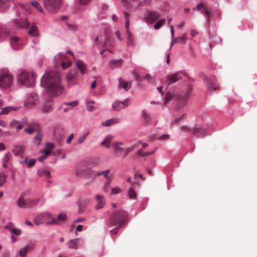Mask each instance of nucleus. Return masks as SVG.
<instances>
[{"label":"nucleus","instance_id":"nucleus-1","mask_svg":"<svg viewBox=\"0 0 257 257\" xmlns=\"http://www.w3.org/2000/svg\"><path fill=\"white\" fill-rule=\"evenodd\" d=\"M42 83L51 97L60 95L64 89L60 75L55 71H47L42 78Z\"/></svg>","mask_w":257,"mask_h":257},{"label":"nucleus","instance_id":"nucleus-2","mask_svg":"<svg viewBox=\"0 0 257 257\" xmlns=\"http://www.w3.org/2000/svg\"><path fill=\"white\" fill-rule=\"evenodd\" d=\"M128 220V215L124 210H118L113 212L110 216L109 223L111 226L118 225L122 227Z\"/></svg>","mask_w":257,"mask_h":257},{"label":"nucleus","instance_id":"nucleus-3","mask_svg":"<svg viewBox=\"0 0 257 257\" xmlns=\"http://www.w3.org/2000/svg\"><path fill=\"white\" fill-rule=\"evenodd\" d=\"M113 146L115 155L117 157L123 158H124L135 148L134 146L124 148L123 143L120 142H114Z\"/></svg>","mask_w":257,"mask_h":257},{"label":"nucleus","instance_id":"nucleus-4","mask_svg":"<svg viewBox=\"0 0 257 257\" xmlns=\"http://www.w3.org/2000/svg\"><path fill=\"white\" fill-rule=\"evenodd\" d=\"M18 81L19 83L27 87H31L34 85L35 77L30 75L25 70H22L18 75Z\"/></svg>","mask_w":257,"mask_h":257},{"label":"nucleus","instance_id":"nucleus-5","mask_svg":"<svg viewBox=\"0 0 257 257\" xmlns=\"http://www.w3.org/2000/svg\"><path fill=\"white\" fill-rule=\"evenodd\" d=\"M13 78L12 75L7 70L0 71V87L7 88L13 84Z\"/></svg>","mask_w":257,"mask_h":257},{"label":"nucleus","instance_id":"nucleus-6","mask_svg":"<svg viewBox=\"0 0 257 257\" xmlns=\"http://www.w3.org/2000/svg\"><path fill=\"white\" fill-rule=\"evenodd\" d=\"M55 60L58 63L61 64L62 68L65 69L71 65V59L64 54H59L55 57Z\"/></svg>","mask_w":257,"mask_h":257},{"label":"nucleus","instance_id":"nucleus-7","mask_svg":"<svg viewBox=\"0 0 257 257\" xmlns=\"http://www.w3.org/2000/svg\"><path fill=\"white\" fill-rule=\"evenodd\" d=\"M161 17V15L156 11H147L145 14V20L148 23H153Z\"/></svg>","mask_w":257,"mask_h":257},{"label":"nucleus","instance_id":"nucleus-8","mask_svg":"<svg viewBox=\"0 0 257 257\" xmlns=\"http://www.w3.org/2000/svg\"><path fill=\"white\" fill-rule=\"evenodd\" d=\"M192 90V88L191 86H190L188 87V89L184 95H179V102L176 106V109H180L185 106L189 97Z\"/></svg>","mask_w":257,"mask_h":257},{"label":"nucleus","instance_id":"nucleus-9","mask_svg":"<svg viewBox=\"0 0 257 257\" xmlns=\"http://www.w3.org/2000/svg\"><path fill=\"white\" fill-rule=\"evenodd\" d=\"M51 218V215L49 213L45 212L40 214L35 217L34 219V223L36 225H39L42 223L50 222L48 220Z\"/></svg>","mask_w":257,"mask_h":257},{"label":"nucleus","instance_id":"nucleus-10","mask_svg":"<svg viewBox=\"0 0 257 257\" xmlns=\"http://www.w3.org/2000/svg\"><path fill=\"white\" fill-rule=\"evenodd\" d=\"M44 5L46 8L50 11L57 9L61 5V0H44Z\"/></svg>","mask_w":257,"mask_h":257},{"label":"nucleus","instance_id":"nucleus-11","mask_svg":"<svg viewBox=\"0 0 257 257\" xmlns=\"http://www.w3.org/2000/svg\"><path fill=\"white\" fill-rule=\"evenodd\" d=\"M192 134L197 135L198 138H203L207 135V131L205 128L199 125H195L192 130Z\"/></svg>","mask_w":257,"mask_h":257},{"label":"nucleus","instance_id":"nucleus-12","mask_svg":"<svg viewBox=\"0 0 257 257\" xmlns=\"http://www.w3.org/2000/svg\"><path fill=\"white\" fill-rule=\"evenodd\" d=\"M128 99H126L123 101L117 100L115 101L112 104V108L114 111H118L120 109H123L128 106Z\"/></svg>","mask_w":257,"mask_h":257},{"label":"nucleus","instance_id":"nucleus-13","mask_svg":"<svg viewBox=\"0 0 257 257\" xmlns=\"http://www.w3.org/2000/svg\"><path fill=\"white\" fill-rule=\"evenodd\" d=\"M96 201V204L94 207L95 210H99L103 208L105 204V200L104 197L102 195L97 194L95 196Z\"/></svg>","mask_w":257,"mask_h":257},{"label":"nucleus","instance_id":"nucleus-14","mask_svg":"<svg viewBox=\"0 0 257 257\" xmlns=\"http://www.w3.org/2000/svg\"><path fill=\"white\" fill-rule=\"evenodd\" d=\"M182 75V73L181 72H178L168 75L167 77V81L168 83V85H170L172 83H174L179 80L181 79Z\"/></svg>","mask_w":257,"mask_h":257},{"label":"nucleus","instance_id":"nucleus-15","mask_svg":"<svg viewBox=\"0 0 257 257\" xmlns=\"http://www.w3.org/2000/svg\"><path fill=\"white\" fill-rule=\"evenodd\" d=\"M14 27L16 29L28 28L29 23L27 20L16 19L14 20Z\"/></svg>","mask_w":257,"mask_h":257},{"label":"nucleus","instance_id":"nucleus-16","mask_svg":"<svg viewBox=\"0 0 257 257\" xmlns=\"http://www.w3.org/2000/svg\"><path fill=\"white\" fill-rule=\"evenodd\" d=\"M67 216L65 213L60 214L57 218L52 219L50 222H48L47 224H58L62 221H64L66 219Z\"/></svg>","mask_w":257,"mask_h":257},{"label":"nucleus","instance_id":"nucleus-17","mask_svg":"<svg viewBox=\"0 0 257 257\" xmlns=\"http://www.w3.org/2000/svg\"><path fill=\"white\" fill-rule=\"evenodd\" d=\"M37 96L36 95H30L25 102L26 107H30L37 103Z\"/></svg>","mask_w":257,"mask_h":257},{"label":"nucleus","instance_id":"nucleus-18","mask_svg":"<svg viewBox=\"0 0 257 257\" xmlns=\"http://www.w3.org/2000/svg\"><path fill=\"white\" fill-rule=\"evenodd\" d=\"M204 79L206 81L208 89L209 91L218 89L219 85L216 83L213 82L207 77H205Z\"/></svg>","mask_w":257,"mask_h":257},{"label":"nucleus","instance_id":"nucleus-19","mask_svg":"<svg viewBox=\"0 0 257 257\" xmlns=\"http://www.w3.org/2000/svg\"><path fill=\"white\" fill-rule=\"evenodd\" d=\"M179 95L176 93L168 92L165 94L164 104L168 103L171 100L176 99L179 101Z\"/></svg>","mask_w":257,"mask_h":257},{"label":"nucleus","instance_id":"nucleus-20","mask_svg":"<svg viewBox=\"0 0 257 257\" xmlns=\"http://www.w3.org/2000/svg\"><path fill=\"white\" fill-rule=\"evenodd\" d=\"M23 125L24 122L16 120H12L9 124L11 128L16 129L17 131L22 130L23 127Z\"/></svg>","mask_w":257,"mask_h":257},{"label":"nucleus","instance_id":"nucleus-21","mask_svg":"<svg viewBox=\"0 0 257 257\" xmlns=\"http://www.w3.org/2000/svg\"><path fill=\"white\" fill-rule=\"evenodd\" d=\"M25 150V147L24 145H16L12 150V152L15 156L22 155Z\"/></svg>","mask_w":257,"mask_h":257},{"label":"nucleus","instance_id":"nucleus-22","mask_svg":"<svg viewBox=\"0 0 257 257\" xmlns=\"http://www.w3.org/2000/svg\"><path fill=\"white\" fill-rule=\"evenodd\" d=\"M75 65L77 69L80 71L81 74H84L86 71V68L85 63L83 61L81 60H76Z\"/></svg>","mask_w":257,"mask_h":257},{"label":"nucleus","instance_id":"nucleus-23","mask_svg":"<svg viewBox=\"0 0 257 257\" xmlns=\"http://www.w3.org/2000/svg\"><path fill=\"white\" fill-rule=\"evenodd\" d=\"M97 176V172L88 168V171L86 172V175L85 178L90 179L92 181H93L96 179V178Z\"/></svg>","mask_w":257,"mask_h":257},{"label":"nucleus","instance_id":"nucleus-24","mask_svg":"<svg viewBox=\"0 0 257 257\" xmlns=\"http://www.w3.org/2000/svg\"><path fill=\"white\" fill-rule=\"evenodd\" d=\"M131 82H125L124 80L121 78L119 79V86L120 87H123L126 91L128 90L131 87Z\"/></svg>","mask_w":257,"mask_h":257},{"label":"nucleus","instance_id":"nucleus-25","mask_svg":"<svg viewBox=\"0 0 257 257\" xmlns=\"http://www.w3.org/2000/svg\"><path fill=\"white\" fill-rule=\"evenodd\" d=\"M11 45L14 49H18L20 47V40L17 37H13L11 39Z\"/></svg>","mask_w":257,"mask_h":257},{"label":"nucleus","instance_id":"nucleus-26","mask_svg":"<svg viewBox=\"0 0 257 257\" xmlns=\"http://www.w3.org/2000/svg\"><path fill=\"white\" fill-rule=\"evenodd\" d=\"M122 63V60H113L108 63L109 67L110 69H113L117 67H119Z\"/></svg>","mask_w":257,"mask_h":257},{"label":"nucleus","instance_id":"nucleus-27","mask_svg":"<svg viewBox=\"0 0 257 257\" xmlns=\"http://www.w3.org/2000/svg\"><path fill=\"white\" fill-rule=\"evenodd\" d=\"M32 248V245L28 244L24 247L21 248L19 252L21 257H25L27 252Z\"/></svg>","mask_w":257,"mask_h":257},{"label":"nucleus","instance_id":"nucleus-28","mask_svg":"<svg viewBox=\"0 0 257 257\" xmlns=\"http://www.w3.org/2000/svg\"><path fill=\"white\" fill-rule=\"evenodd\" d=\"M112 139V137L111 135L106 136L101 143V145L106 148H109L110 146V143Z\"/></svg>","mask_w":257,"mask_h":257},{"label":"nucleus","instance_id":"nucleus-29","mask_svg":"<svg viewBox=\"0 0 257 257\" xmlns=\"http://www.w3.org/2000/svg\"><path fill=\"white\" fill-rule=\"evenodd\" d=\"M187 38L185 36H182V37H178L176 38H174L172 39V41L170 44V49L172 48L173 45L177 43H182L185 44V42H184V40H186Z\"/></svg>","mask_w":257,"mask_h":257},{"label":"nucleus","instance_id":"nucleus-30","mask_svg":"<svg viewBox=\"0 0 257 257\" xmlns=\"http://www.w3.org/2000/svg\"><path fill=\"white\" fill-rule=\"evenodd\" d=\"M40 202L39 198L29 199L27 200V207L32 208L37 205Z\"/></svg>","mask_w":257,"mask_h":257},{"label":"nucleus","instance_id":"nucleus-31","mask_svg":"<svg viewBox=\"0 0 257 257\" xmlns=\"http://www.w3.org/2000/svg\"><path fill=\"white\" fill-rule=\"evenodd\" d=\"M88 170V168H77L76 174L79 177L85 178Z\"/></svg>","mask_w":257,"mask_h":257},{"label":"nucleus","instance_id":"nucleus-32","mask_svg":"<svg viewBox=\"0 0 257 257\" xmlns=\"http://www.w3.org/2000/svg\"><path fill=\"white\" fill-rule=\"evenodd\" d=\"M118 122H119V118L115 117V118H111L110 119H108L106 121L103 122L102 123V125L103 126H108L113 124L117 123Z\"/></svg>","mask_w":257,"mask_h":257},{"label":"nucleus","instance_id":"nucleus-33","mask_svg":"<svg viewBox=\"0 0 257 257\" xmlns=\"http://www.w3.org/2000/svg\"><path fill=\"white\" fill-rule=\"evenodd\" d=\"M55 148V145L51 143H47L45 144V148L43 150L44 153H47L50 155V152Z\"/></svg>","mask_w":257,"mask_h":257},{"label":"nucleus","instance_id":"nucleus-34","mask_svg":"<svg viewBox=\"0 0 257 257\" xmlns=\"http://www.w3.org/2000/svg\"><path fill=\"white\" fill-rule=\"evenodd\" d=\"M54 134L56 139L60 141L63 136V130L60 128H56L54 130Z\"/></svg>","mask_w":257,"mask_h":257},{"label":"nucleus","instance_id":"nucleus-35","mask_svg":"<svg viewBox=\"0 0 257 257\" xmlns=\"http://www.w3.org/2000/svg\"><path fill=\"white\" fill-rule=\"evenodd\" d=\"M38 129V125L36 123H33L29 126V127L24 129L25 132L29 134H32L35 131Z\"/></svg>","mask_w":257,"mask_h":257},{"label":"nucleus","instance_id":"nucleus-36","mask_svg":"<svg viewBox=\"0 0 257 257\" xmlns=\"http://www.w3.org/2000/svg\"><path fill=\"white\" fill-rule=\"evenodd\" d=\"M18 109L17 107L13 106H7L2 109V111L0 112L1 114H7L12 110H16Z\"/></svg>","mask_w":257,"mask_h":257},{"label":"nucleus","instance_id":"nucleus-37","mask_svg":"<svg viewBox=\"0 0 257 257\" xmlns=\"http://www.w3.org/2000/svg\"><path fill=\"white\" fill-rule=\"evenodd\" d=\"M128 195L130 199H137V195L135 189L131 187L128 190Z\"/></svg>","mask_w":257,"mask_h":257},{"label":"nucleus","instance_id":"nucleus-38","mask_svg":"<svg viewBox=\"0 0 257 257\" xmlns=\"http://www.w3.org/2000/svg\"><path fill=\"white\" fill-rule=\"evenodd\" d=\"M17 205L21 208H24L25 207H27V200L25 201L23 197H20L18 199L17 201Z\"/></svg>","mask_w":257,"mask_h":257},{"label":"nucleus","instance_id":"nucleus-39","mask_svg":"<svg viewBox=\"0 0 257 257\" xmlns=\"http://www.w3.org/2000/svg\"><path fill=\"white\" fill-rule=\"evenodd\" d=\"M126 33L127 35L126 39L127 45L128 46H132L133 43V38L131 35V32L129 30V28L128 29H126Z\"/></svg>","mask_w":257,"mask_h":257},{"label":"nucleus","instance_id":"nucleus-40","mask_svg":"<svg viewBox=\"0 0 257 257\" xmlns=\"http://www.w3.org/2000/svg\"><path fill=\"white\" fill-rule=\"evenodd\" d=\"M110 173V170L107 169L101 172H97L98 176H103L106 180L110 179V177L109 176Z\"/></svg>","mask_w":257,"mask_h":257},{"label":"nucleus","instance_id":"nucleus-41","mask_svg":"<svg viewBox=\"0 0 257 257\" xmlns=\"http://www.w3.org/2000/svg\"><path fill=\"white\" fill-rule=\"evenodd\" d=\"M28 33L32 36H37L38 35L37 28L35 26H32L28 31Z\"/></svg>","mask_w":257,"mask_h":257},{"label":"nucleus","instance_id":"nucleus-42","mask_svg":"<svg viewBox=\"0 0 257 257\" xmlns=\"http://www.w3.org/2000/svg\"><path fill=\"white\" fill-rule=\"evenodd\" d=\"M142 114L145 123L147 124L149 123L151 120V116L147 113L145 110L142 111Z\"/></svg>","mask_w":257,"mask_h":257},{"label":"nucleus","instance_id":"nucleus-43","mask_svg":"<svg viewBox=\"0 0 257 257\" xmlns=\"http://www.w3.org/2000/svg\"><path fill=\"white\" fill-rule=\"evenodd\" d=\"M77 72L75 70H71L66 76V79L68 81H71L73 79H74L76 75Z\"/></svg>","mask_w":257,"mask_h":257},{"label":"nucleus","instance_id":"nucleus-44","mask_svg":"<svg viewBox=\"0 0 257 257\" xmlns=\"http://www.w3.org/2000/svg\"><path fill=\"white\" fill-rule=\"evenodd\" d=\"M94 103L93 101H89L86 103V107L88 111L92 112L94 111L96 107L93 105Z\"/></svg>","mask_w":257,"mask_h":257},{"label":"nucleus","instance_id":"nucleus-45","mask_svg":"<svg viewBox=\"0 0 257 257\" xmlns=\"http://www.w3.org/2000/svg\"><path fill=\"white\" fill-rule=\"evenodd\" d=\"M68 245L70 248H76L77 247V239L70 240L68 242Z\"/></svg>","mask_w":257,"mask_h":257},{"label":"nucleus","instance_id":"nucleus-46","mask_svg":"<svg viewBox=\"0 0 257 257\" xmlns=\"http://www.w3.org/2000/svg\"><path fill=\"white\" fill-rule=\"evenodd\" d=\"M10 0H0V9H6L10 6Z\"/></svg>","mask_w":257,"mask_h":257},{"label":"nucleus","instance_id":"nucleus-47","mask_svg":"<svg viewBox=\"0 0 257 257\" xmlns=\"http://www.w3.org/2000/svg\"><path fill=\"white\" fill-rule=\"evenodd\" d=\"M166 20L165 19H161L157 22L154 25V29L158 30L160 29L165 23Z\"/></svg>","mask_w":257,"mask_h":257},{"label":"nucleus","instance_id":"nucleus-48","mask_svg":"<svg viewBox=\"0 0 257 257\" xmlns=\"http://www.w3.org/2000/svg\"><path fill=\"white\" fill-rule=\"evenodd\" d=\"M43 111L44 112H48L52 110L51 104L50 102L46 103L43 107Z\"/></svg>","mask_w":257,"mask_h":257},{"label":"nucleus","instance_id":"nucleus-49","mask_svg":"<svg viewBox=\"0 0 257 257\" xmlns=\"http://www.w3.org/2000/svg\"><path fill=\"white\" fill-rule=\"evenodd\" d=\"M204 11L207 17V23H210V18L213 16L212 13L206 7L204 8Z\"/></svg>","mask_w":257,"mask_h":257},{"label":"nucleus","instance_id":"nucleus-50","mask_svg":"<svg viewBox=\"0 0 257 257\" xmlns=\"http://www.w3.org/2000/svg\"><path fill=\"white\" fill-rule=\"evenodd\" d=\"M124 17H125V26L126 29H128L130 27V19H129L130 15L126 12H124Z\"/></svg>","mask_w":257,"mask_h":257},{"label":"nucleus","instance_id":"nucleus-51","mask_svg":"<svg viewBox=\"0 0 257 257\" xmlns=\"http://www.w3.org/2000/svg\"><path fill=\"white\" fill-rule=\"evenodd\" d=\"M31 5L35 8H36L39 11L42 12L43 9L40 6V4L36 1H33L31 2Z\"/></svg>","mask_w":257,"mask_h":257},{"label":"nucleus","instance_id":"nucleus-52","mask_svg":"<svg viewBox=\"0 0 257 257\" xmlns=\"http://www.w3.org/2000/svg\"><path fill=\"white\" fill-rule=\"evenodd\" d=\"M8 33L7 29L4 27H0V38L6 36Z\"/></svg>","mask_w":257,"mask_h":257},{"label":"nucleus","instance_id":"nucleus-53","mask_svg":"<svg viewBox=\"0 0 257 257\" xmlns=\"http://www.w3.org/2000/svg\"><path fill=\"white\" fill-rule=\"evenodd\" d=\"M7 176L3 173L0 174V186H3L6 181Z\"/></svg>","mask_w":257,"mask_h":257},{"label":"nucleus","instance_id":"nucleus-54","mask_svg":"<svg viewBox=\"0 0 257 257\" xmlns=\"http://www.w3.org/2000/svg\"><path fill=\"white\" fill-rule=\"evenodd\" d=\"M42 140V135L40 134H38L34 138L35 144L38 146Z\"/></svg>","mask_w":257,"mask_h":257},{"label":"nucleus","instance_id":"nucleus-55","mask_svg":"<svg viewBox=\"0 0 257 257\" xmlns=\"http://www.w3.org/2000/svg\"><path fill=\"white\" fill-rule=\"evenodd\" d=\"M145 79H147L150 83H154L155 82V78L154 76H151L149 74H147L145 77Z\"/></svg>","mask_w":257,"mask_h":257},{"label":"nucleus","instance_id":"nucleus-56","mask_svg":"<svg viewBox=\"0 0 257 257\" xmlns=\"http://www.w3.org/2000/svg\"><path fill=\"white\" fill-rule=\"evenodd\" d=\"M154 152H146L144 153L141 150H139L138 151L137 154L138 155L141 156V157H145V156H148L151 154H152Z\"/></svg>","mask_w":257,"mask_h":257},{"label":"nucleus","instance_id":"nucleus-57","mask_svg":"<svg viewBox=\"0 0 257 257\" xmlns=\"http://www.w3.org/2000/svg\"><path fill=\"white\" fill-rule=\"evenodd\" d=\"M40 175L44 176L46 178H49L50 177V174L48 171L47 170H42V171L39 172Z\"/></svg>","mask_w":257,"mask_h":257},{"label":"nucleus","instance_id":"nucleus-58","mask_svg":"<svg viewBox=\"0 0 257 257\" xmlns=\"http://www.w3.org/2000/svg\"><path fill=\"white\" fill-rule=\"evenodd\" d=\"M88 135V133H87L84 135H82V136L80 137L78 139V143L82 144L85 141Z\"/></svg>","mask_w":257,"mask_h":257},{"label":"nucleus","instance_id":"nucleus-59","mask_svg":"<svg viewBox=\"0 0 257 257\" xmlns=\"http://www.w3.org/2000/svg\"><path fill=\"white\" fill-rule=\"evenodd\" d=\"M11 233L12 234L19 236L21 234V230L19 229L15 228V227L13 230L11 231Z\"/></svg>","mask_w":257,"mask_h":257},{"label":"nucleus","instance_id":"nucleus-60","mask_svg":"<svg viewBox=\"0 0 257 257\" xmlns=\"http://www.w3.org/2000/svg\"><path fill=\"white\" fill-rule=\"evenodd\" d=\"M6 228L8 229L11 232L15 227L14 224L13 223H9L6 226Z\"/></svg>","mask_w":257,"mask_h":257},{"label":"nucleus","instance_id":"nucleus-61","mask_svg":"<svg viewBox=\"0 0 257 257\" xmlns=\"http://www.w3.org/2000/svg\"><path fill=\"white\" fill-rule=\"evenodd\" d=\"M116 227L110 230V233L111 235H115L117 233L119 229L121 227H119L118 225H116Z\"/></svg>","mask_w":257,"mask_h":257},{"label":"nucleus","instance_id":"nucleus-62","mask_svg":"<svg viewBox=\"0 0 257 257\" xmlns=\"http://www.w3.org/2000/svg\"><path fill=\"white\" fill-rule=\"evenodd\" d=\"M64 104L68 105V106H70L71 107V108H72V107L77 105L78 102L77 101H74L70 102L69 103H65Z\"/></svg>","mask_w":257,"mask_h":257},{"label":"nucleus","instance_id":"nucleus-63","mask_svg":"<svg viewBox=\"0 0 257 257\" xmlns=\"http://www.w3.org/2000/svg\"><path fill=\"white\" fill-rule=\"evenodd\" d=\"M121 192V189L119 188H112L111 189V193L112 194H118Z\"/></svg>","mask_w":257,"mask_h":257},{"label":"nucleus","instance_id":"nucleus-64","mask_svg":"<svg viewBox=\"0 0 257 257\" xmlns=\"http://www.w3.org/2000/svg\"><path fill=\"white\" fill-rule=\"evenodd\" d=\"M36 163V160L35 159H31L27 163V167H31L33 166Z\"/></svg>","mask_w":257,"mask_h":257}]
</instances>
